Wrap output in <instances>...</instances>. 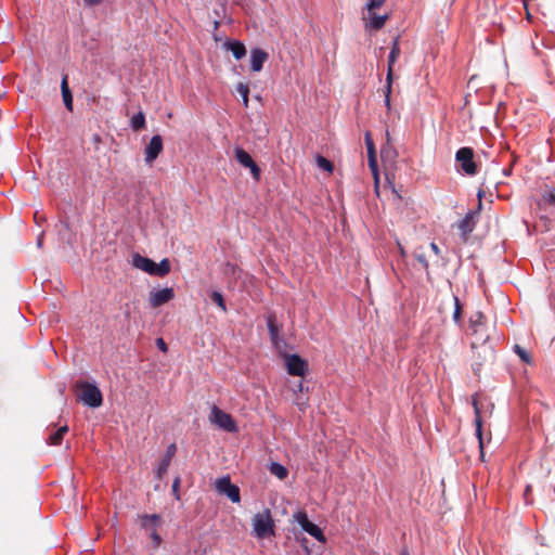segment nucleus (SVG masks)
<instances>
[{"label": "nucleus", "mask_w": 555, "mask_h": 555, "mask_svg": "<svg viewBox=\"0 0 555 555\" xmlns=\"http://www.w3.org/2000/svg\"><path fill=\"white\" fill-rule=\"evenodd\" d=\"M131 263L135 269L146 272L150 275L160 278L167 275L171 270L170 262L167 258L163 259L159 263H156L147 257L140 254H133Z\"/></svg>", "instance_id": "obj_1"}, {"label": "nucleus", "mask_w": 555, "mask_h": 555, "mask_svg": "<svg viewBox=\"0 0 555 555\" xmlns=\"http://www.w3.org/2000/svg\"><path fill=\"white\" fill-rule=\"evenodd\" d=\"M275 525L270 509L266 508L253 517V532L257 539H266L275 535Z\"/></svg>", "instance_id": "obj_2"}, {"label": "nucleus", "mask_w": 555, "mask_h": 555, "mask_svg": "<svg viewBox=\"0 0 555 555\" xmlns=\"http://www.w3.org/2000/svg\"><path fill=\"white\" fill-rule=\"evenodd\" d=\"M472 405L474 408L475 413V434L478 439L480 454L481 456H483L482 418L487 412H489V415H491L493 404L489 403L487 406H485V404L481 401H479L478 396L474 395L472 397Z\"/></svg>", "instance_id": "obj_3"}, {"label": "nucleus", "mask_w": 555, "mask_h": 555, "mask_svg": "<svg viewBox=\"0 0 555 555\" xmlns=\"http://www.w3.org/2000/svg\"><path fill=\"white\" fill-rule=\"evenodd\" d=\"M78 399L90 408H98L102 404L103 398L100 389L88 382H78Z\"/></svg>", "instance_id": "obj_4"}, {"label": "nucleus", "mask_w": 555, "mask_h": 555, "mask_svg": "<svg viewBox=\"0 0 555 555\" xmlns=\"http://www.w3.org/2000/svg\"><path fill=\"white\" fill-rule=\"evenodd\" d=\"M486 318L481 312H477L469 321L470 335L473 337L472 348L485 345L489 339L486 327Z\"/></svg>", "instance_id": "obj_5"}, {"label": "nucleus", "mask_w": 555, "mask_h": 555, "mask_svg": "<svg viewBox=\"0 0 555 555\" xmlns=\"http://www.w3.org/2000/svg\"><path fill=\"white\" fill-rule=\"evenodd\" d=\"M401 54L399 38H396L392 42L390 53L388 55V68L386 76V89H385V105L390 109V94L393 79V65Z\"/></svg>", "instance_id": "obj_6"}, {"label": "nucleus", "mask_w": 555, "mask_h": 555, "mask_svg": "<svg viewBox=\"0 0 555 555\" xmlns=\"http://www.w3.org/2000/svg\"><path fill=\"white\" fill-rule=\"evenodd\" d=\"M209 421L219 428L228 433H236L238 430L232 415L214 405L210 410Z\"/></svg>", "instance_id": "obj_7"}, {"label": "nucleus", "mask_w": 555, "mask_h": 555, "mask_svg": "<svg viewBox=\"0 0 555 555\" xmlns=\"http://www.w3.org/2000/svg\"><path fill=\"white\" fill-rule=\"evenodd\" d=\"M455 160L461 170L467 176L477 173V165L474 162V151L470 147H461L455 154Z\"/></svg>", "instance_id": "obj_8"}, {"label": "nucleus", "mask_w": 555, "mask_h": 555, "mask_svg": "<svg viewBox=\"0 0 555 555\" xmlns=\"http://www.w3.org/2000/svg\"><path fill=\"white\" fill-rule=\"evenodd\" d=\"M215 488L219 494L225 495L231 502H241L240 488L231 482L229 475L216 479Z\"/></svg>", "instance_id": "obj_9"}, {"label": "nucleus", "mask_w": 555, "mask_h": 555, "mask_svg": "<svg viewBox=\"0 0 555 555\" xmlns=\"http://www.w3.org/2000/svg\"><path fill=\"white\" fill-rule=\"evenodd\" d=\"M295 521L311 537L318 540L321 543L326 542V538L322 530L313 522H311L308 518V515L304 511H299L294 514Z\"/></svg>", "instance_id": "obj_10"}, {"label": "nucleus", "mask_w": 555, "mask_h": 555, "mask_svg": "<svg viewBox=\"0 0 555 555\" xmlns=\"http://www.w3.org/2000/svg\"><path fill=\"white\" fill-rule=\"evenodd\" d=\"M287 373L293 376H304L308 364L298 354H283Z\"/></svg>", "instance_id": "obj_11"}, {"label": "nucleus", "mask_w": 555, "mask_h": 555, "mask_svg": "<svg viewBox=\"0 0 555 555\" xmlns=\"http://www.w3.org/2000/svg\"><path fill=\"white\" fill-rule=\"evenodd\" d=\"M175 297V291L172 287H165L162 289H153L150 292L149 301L152 308H158Z\"/></svg>", "instance_id": "obj_12"}, {"label": "nucleus", "mask_w": 555, "mask_h": 555, "mask_svg": "<svg viewBox=\"0 0 555 555\" xmlns=\"http://www.w3.org/2000/svg\"><path fill=\"white\" fill-rule=\"evenodd\" d=\"M235 158L245 168L250 170L253 178L258 181L260 179V169L254 162L251 156L242 147L235 149Z\"/></svg>", "instance_id": "obj_13"}, {"label": "nucleus", "mask_w": 555, "mask_h": 555, "mask_svg": "<svg viewBox=\"0 0 555 555\" xmlns=\"http://www.w3.org/2000/svg\"><path fill=\"white\" fill-rule=\"evenodd\" d=\"M163 139L159 134L153 135L144 149V160L152 165L163 151Z\"/></svg>", "instance_id": "obj_14"}, {"label": "nucleus", "mask_w": 555, "mask_h": 555, "mask_svg": "<svg viewBox=\"0 0 555 555\" xmlns=\"http://www.w3.org/2000/svg\"><path fill=\"white\" fill-rule=\"evenodd\" d=\"M388 17V14L378 15L375 11H364L362 20L366 29L376 31L384 27Z\"/></svg>", "instance_id": "obj_15"}, {"label": "nucleus", "mask_w": 555, "mask_h": 555, "mask_svg": "<svg viewBox=\"0 0 555 555\" xmlns=\"http://www.w3.org/2000/svg\"><path fill=\"white\" fill-rule=\"evenodd\" d=\"M269 59V54L259 48L250 51V68L253 72H260L263 68L264 63Z\"/></svg>", "instance_id": "obj_16"}, {"label": "nucleus", "mask_w": 555, "mask_h": 555, "mask_svg": "<svg viewBox=\"0 0 555 555\" xmlns=\"http://www.w3.org/2000/svg\"><path fill=\"white\" fill-rule=\"evenodd\" d=\"M228 51H231L236 60H241L246 54V48L243 42L238 40H229L224 43Z\"/></svg>", "instance_id": "obj_17"}, {"label": "nucleus", "mask_w": 555, "mask_h": 555, "mask_svg": "<svg viewBox=\"0 0 555 555\" xmlns=\"http://www.w3.org/2000/svg\"><path fill=\"white\" fill-rule=\"evenodd\" d=\"M68 431V426L63 425L56 428L54 431H52L49 437L47 438V442L51 446H59L61 444L64 435Z\"/></svg>", "instance_id": "obj_18"}, {"label": "nucleus", "mask_w": 555, "mask_h": 555, "mask_svg": "<svg viewBox=\"0 0 555 555\" xmlns=\"http://www.w3.org/2000/svg\"><path fill=\"white\" fill-rule=\"evenodd\" d=\"M159 522H160V517L156 514H152V515L145 514L141 517V526H142V528H144L146 530L153 531V529H157V527L159 526Z\"/></svg>", "instance_id": "obj_19"}, {"label": "nucleus", "mask_w": 555, "mask_h": 555, "mask_svg": "<svg viewBox=\"0 0 555 555\" xmlns=\"http://www.w3.org/2000/svg\"><path fill=\"white\" fill-rule=\"evenodd\" d=\"M61 90H62V96H63V101H64L66 108L69 111H73V96H72V92L68 88L66 76L63 77V79H62Z\"/></svg>", "instance_id": "obj_20"}, {"label": "nucleus", "mask_w": 555, "mask_h": 555, "mask_svg": "<svg viewBox=\"0 0 555 555\" xmlns=\"http://www.w3.org/2000/svg\"><path fill=\"white\" fill-rule=\"evenodd\" d=\"M269 472L280 480H284L288 476V469L276 462H272L269 465Z\"/></svg>", "instance_id": "obj_21"}, {"label": "nucleus", "mask_w": 555, "mask_h": 555, "mask_svg": "<svg viewBox=\"0 0 555 555\" xmlns=\"http://www.w3.org/2000/svg\"><path fill=\"white\" fill-rule=\"evenodd\" d=\"M130 127L134 131H139L145 127V116L142 112H139L131 117Z\"/></svg>", "instance_id": "obj_22"}, {"label": "nucleus", "mask_w": 555, "mask_h": 555, "mask_svg": "<svg viewBox=\"0 0 555 555\" xmlns=\"http://www.w3.org/2000/svg\"><path fill=\"white\" fill-rule=\"evenodd\" d=\"M459 229L463 235H467L474 230V222L470 214L466 215L465 218L461 220Z\"/></svg>", "instance_id": "obj_23"}, {"label": "nucleus", "mask_w": 555, "mask_h": 555, "mask_svg": "<svg viewBox=\"0 0 555 555\" xmlns=\"http://www.w3.org/2000/svg\"><path fill=\"white\" fill-rule=\"evenodd\" d=\"M210 299L214 304H216L223 312L227 311V305L222 294L218 291H214L210 293Z\"/></svg>", "instance_id": "obj_24"}, {"label": "nucleus", "mask_w": 555, "mask_h": 555, "mask_svg": "<svg viewBox=\"0 0 555 555\" xmlns=\"http://www.w3.org/2000/svg\"><path fill=\"white\" fill-rule=\"evenodd\" d=\"M237 93L242 96L243 105L248 106L249 88L246 83L240 82L236 86Z\"/></svg>", "instance_id": "obj_25"}, {"label": "nucleus", "mask_w": 555, "mask_h": 555, "mask_svg": "<svg viewBox=\"0 0 555 555\" xmlns=\"http://www.w3.org/2000/svg\"><path fill=\"white\" fill-rule=\"evenodd\" d=\"M365 143H366L367 153H369V156H370V166L373 167L374 164H375V160H374V144H373V141H372L371 135H370L369 132H366V134H365Z\"/></svg>", "instance_id": "obj_26"}, {"label": "nucleus", "mask_w": 555, "mask_h": 555, "mask_svg": "<svg viewBox=\"0 0 555 555\" xmlns=\"http://www.w3.org/2000/svg\"><path fill=\"white\" fill-rule=\"evenodd\" d=\"M317 165L320 169L325 170L327 172H332L334 168L333 164L323 156L317 157Z\"/></svg>", "instance_id": "obj_27"}, {"label": "nucleus", "mask_w": 555, "mask_h": 555, "mask_svg": "<svg viewBox=\"0 0 555 555\" xmlns=\"http://www.w3.org/2000/svg\"><path fill=\"white\" fill-rule=\"evenodd\" d=\"M543 203L555 209V191L546 190L542 195Z\"/></svg>", "instance_id": "obj_28"}, {"label": "nucleus", "mask_w": 555, "mask_h": 555, "mask_svg": "<svg viewBox=\"0 0 555 555\" xmlns=\"http://www.w3.org/2000/svg\"><path fill=\"white\" fill-rule=\"evenodd\" d=\"M169 464H170V454L166 455L159 463L158 468H157L158 478H162L163 474H165L167 472Z\"/></svg>", "instance_id": "obj_29"}, {"label": "nucleus", "mask_w": 555, "mask_h": 555, "mask_svg": "<svg viewBox=\"0 0 555 555\" xmlns=\"http://www.w3.org/2000/svg\"><path fill=\"white\" fill-rule=\"evenodd\" d=\"M267 326H268V331H269L270 336H275L276 332H280L278 325L275 324L274 315H269L268 317V319H267Z\"/></svg>", "instance_id": "obj_30"}, {"label": "nucleus", "mask_w": 555, "mask_h": 555, "mask_svg": "<svg viewBox=\"0 0 555 555\" xmlns=\"http://www.w3.org/2000/svg\"><path fill=\"white\" fill-rule=\"evenodd\" d=\"M386 0H367V3L365 4V11H375L376 9L380 8Z\"/></svg>", "instance_id": "obj_31"}, {"label": "nucleus", "mask_w": 555, "mask_h": 555, "mask_svg": "<svg viewBox=\"0 0 555 555\" xmlns=\"http://www.w3.org/2000/svg\"><path fill=\"white\" fill-rule=\"evenodd\" d=\"M514 350L524 362H526V363L530 362V357H529L528 352L525 349H522L520 346L515 345Z\"/></svg>", "instance_id": "obj_32"}, {"label": "nucleus", "mask_w": 555, "mask_h": 555, "mask_svg": "<svg viewBox=\"0 0 555 555\" xmlns=\"http://www.w3.org/2000/svg\"><path fill=\"white\" fill-rule=\"evenodd\" d=\"M150 535H151V539L153 541L154 547H158L162 544V537H160V534L157 532L156 529H153V531H151Z\"/></svg>", "instance_id": "obj_33"}, {"label": "nucleus", "mask_w": 555, "mask_h": 555, "mask_svg": "<svg viewBox=\"0 0 555 555\" xmlns=\"http://www.w3.org/2000/svg\"><path fill=\"white\" fill-rule=\"evenodd\" d=\"M179 487H180V478L177 477L175 480H173V483H172V492L175 494V496L179 500L180 499V494H179Z\"/></svg>", "instance_id": "obj_34"}, {"label": "nucleus", "mask_w": 555, "mask_h": 555, "mask_svg": "<svg viewBox=\"0 0 555 555\" xmlns=\"http://www.w3.org/2000/svg\"><path fill=\"white\" fill-rule=\"evenodd\" d=\"M270 339L274 348H279V344L284 343V339L280 336L279 332H276L275 336H270Z\"/></svg>", "instance_id": "obj_35"}, {"label": "nucleus", "mask_w": 555, "mask_h": 555, "mask_svg": "<svg viewBox=\"0 0 555 555\" xmlns=\"http://www.w3.org/2000/svg\"><path fill=\"white\" fill-rule=\"evenodd\" d=\"M454 299H455V310L453 313V318L455 321H459L461 319V306H460L457 297H455Z\"/></svg>", "instance_id": "obj_36"}, {"label": "nucleus", "mask_w": 555, "mask_h": 555, "mask_svg": "<svg viewBox=\"0 0 555 555\" xmlns=\"http://www.w3.org/2000/svg\"><path fill=\"white\" fill-rule=\"evenodd\" d=\"M156 345H157V347H158L162 351H164V352H166V351H167V345H166V343L164 341V339H163V338H158V339L156 340Z\"/></svg>", "instance_id": "obj_37"}, {"label": "nucleus", "mask_w": 555, "mask_h": 555, "mask_svg": "<svg viewBox=\"0 0 555 555\" xmlns=\"http://www.w3.org/2000/svg\"><path fill=\"white\" fill-rule=\"evenodd\" d=\"M416 259L418 260L420 263H422L425 268L428 267V262L426 260V257L424 255H421V254H417L416 255Z\"/></svg>", "instance_id": "obj_38"}, {"label": "nucleus", "mask_w": 555, "mask_h": 555, "mask_svg": "<svg viewBox=\"0 0 555 555\" xmlns=\"http://www.w3.org/2000/svg\"><path fill=\"white\" fill-rule=\"evenodd\" d=\"M102 2V0H83V3L87 5V7H94V5H98Z\"/></svg>", "instance_id": "obj_39"}, {"label": "nucleus", "mask_w": 555, "mask_h": 555, "mask_svg": "<svg viewBox=\"0 0 555 555\" xmlns=\"http://www.w3.org/2000/svg\"><path fill=\"white\" fill-rule=\"evenodd\" d=\"M430 249L436 254V255H439L440 254V249L438 247V245L436 243H430Z\"/></svg>", "instance_id": "obj_40"}, {"label": "nucleus", "mask_w": 555, "mask_h": 555, "mask_svg": "<svg viewBox=\"0 0 555 555\" xmlns=\"http://www.w3.org/2000/svg\"><path fill=\"white\" fill-rule=\"evenodd\" d=\"M296 404L299 406L300 411H305L306 409V402H301L299 398L296 399Z\"/></svg>", "instance_id": "obj_41"}, {"label": "nucleus", "mask_w": 555, "mask_h": 555, "mask_svg": "<svg viewBox=\"0 0 555 555\" xmlns=\"http://www.w3.org/2000/svg\"><path fill=\"white\" fill-rule=\"evenodd\" d=\"M176 451V446L175 444H171L169 448H168V451H167V454L166 455H169L170 454V457L173 455Z\"/></svg>", "instance_id": "obj_42"}, {"label": "nucleus", "mask_w": 555, "mask_h": 555, "mask_svg": "<svg viewBox=\"0 0 555 555\" xmlns=\"http://www.w3.org/2000/svg\"><path fill=\"white\" fill-rule=\"evenodd\" d=\"M285 346V341L284 343H280L279 344V348H275L281 354L283 353V347Z\"/></svg>", "instance_id": "obj_43"}, {"label": "nucleus", "mask_w": 555, "mask_h": 555, "mask_svg": "<svg viewBox=\"0 0 555 555\" xmlns=\"http://www.w3.org/2000/svg\"><path fill=\"white\" fill-rule=\"evenodd\" d=\"M302 387H304L302 383L299 382L297 385V389H295V391H302Z\"/></svg>", "instance_id": "obj_44"}, {"label": "nucleus", "mask_w": 555, "mask_h": 555, "mask_svg": "<svg viewBox=\"0 0 555 555\" xmlns=\"http://www.w3.org/2000/svg\"><path fill=\"white\" fill-rule=\"evenodd\" d=\"M37 244H38V246H41V244H42V236L41 235L38 237Z\"/></svg>", "instance_id": "obj_45"}, {"label": "nucleus", "mask_w": 555, "mask_h": 555, "mask_svg": "<svg viewBox=\"0 0 555 555\" xmlns=\"http://www.w3.org/2000/svg\"><path fill=\"white\" fill-rule=\"evenodd\" d=\"M526 492H530V486L527 487Z\"/></svg>", "instance_id": "obj_46"}, {"label": "nucleus", "mask_w": 555, "mask_h": 555, "mask_svg": "<svg viewBox=\"0 0 555 555\" xmlns=\"http://www.w3.org/2000/svg\"><path fill=\"white\" fill-rule=\"evenodd\" d=\"M401 555H409V553H408V552H402V554H401Z\"/></svg>", "instance_id": "obj_47"}]
</instances>
